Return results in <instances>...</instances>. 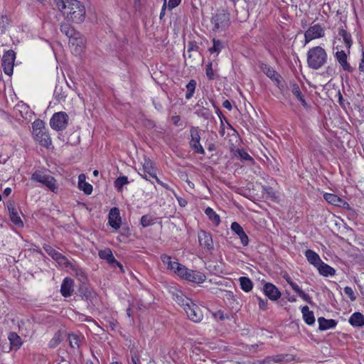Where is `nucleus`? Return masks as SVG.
Returning a JSON list of instances; mask_svg holds the SVG:
<instances>
[{
	"label": "nucleus",
	"mask_w": 364,
	"mask_h": 364,
	"mask_svg": "<svg viewBox=\"0 0 364 364\" xmlns=\"http://www.w3.org/2000/svg\"><path fill=\"white\" fill-rule=\"evenodd\" d=\"M132 362L133 364H141V360H140V358H139V356L136 353H134L132 356Z\"/></svg>",
	"instance_id": "nucleus-60"
},
{
	"label": "nucleus",
	"mask_w": 364,
	"mask_h": 364,
	"mask_svg": "<svg viewBox=\"0 0 364 364\" xmlns=\"http://www.w3.org/2000/svg\"><path fill=\"white\" fill-rule=\"evenodd\" d=\"M8 339L10 342L11 349L17 350L22 346L21 338L15 332H11L9 334Z\"/></svg>",
	"instance_id": "nucleus-22"
},
{
	"label": "nucleus",
	"mask_w": 364,
	"mask_h": 364,
	"mask_svg": "<svg viewBox=\"0 0 364 364\" xmlns=\"http://www.w3.org/2000/svg\"><path fill=\"white\" fill-rule=\"evenodd\" d=\"M187 92L186 94V98L190 100L193 96L196 87V81L195 80H191L186 86Z\"/></svg>",
	"instance_id": "nucleus-39"
},
{
	"label": "nucleus",
	"mask_w": 364,
	"mask_h": 364,
	"mask_svg": "<svg viewBox=\"0 0 364 364\" xmlns=\"http://www.w3.org/2000/svg\"><path fill=\"white\" fill-rule=\"evenodd\" d=\"M60 31L65 34L68 38H71L77 31H75L74 27L68 22L61 23L60 26Z\"/></svg>",
	"instance_id": "nucleus-30"
},
{
	"label": "nucleus",
	"mask_w": 364,
	"mask_h": 364,
	"mask_svg": "<svg viewBox=\"0 0 364 364\" xmlns=\"http://www.w3.org/2000/svg\"><path fill=\"white\" fill-rule=\"evenodd\" d=\"M349 323L353 326L362 327L364 326V316L360 312H355L350 316Z\"/></svg>",
	"instance_id": "nucleus-25"
},
{
	"label": "nucleus",
	"mask_w": 364,
	"mask_h": 364,
	"mask_svg": "<svg viewBox=\"0 0 364 364\" xmlns=\"http://www.w3.org/2000/svg\"><path fill=\"white\" fill-rule=\"evenodd\" d=\"M73 284L74 282L72 279L66 277L63 279L60 287V292L64 297L72 295L74 291Z\"/></svg>",
	"instance_id": "nucleus-18"
},
{
	"label": "nucleus",
	"mask_w": 364,
	"mask_h": 364,
	"mask_svg": "<svg viewBox=\"0 0 364 364\" xmlns=\"http://www.w3.org/2000/svg\"><path fill=\"white\" fill-rule=\"evenodd\" d=\"M173 299L178 305L183 308V309H185V307H187L192 301L191 299L186 297L181 291H178L173 294Z\"/></svg>",
	"instance_id": "nucleus-26"
},
{
	"label": "nucleus",
	"mask_w": 364,
	"mask_h": 364,
	"mask_svg": "<svg viewBox=\"0 0 364 364\" xmlns=\"http://www.w3.org/2000/svg\"><path fill=\"white\" fill-rule=\"evenodd\" d=\"M205 74L209 80L214 79V73L212 67V63H210L206 65Z\"/></svg>",
	"instance_id": "nucleus-54"
},
{
	"label": "nucleus",
	"mask_w": 364,
	"mask_h": 364,
	"mask_svg": "<svg viewBox=\"0 0 364 364\" xmlns=\"http://www.w3.org/2000/svg\"><path fill=\"white\" fill-rule=\"evenodd\" d=\"M260 68L268 77L275 82L277 87H279L282 77L274 68L267 64H262Z\"/></svg>",
	"instance_id": "nucleus-14"
},
{
	"label": "nucleus",
	"mask_w": 364,
	"mask_h": 364,
	"mask_svg": "<svg viewBox=\"0 0 364 364\" xmlns=\"http://www.w3.org/2000/svg\"><path fill=\"white\" fill-rule=\"evenodd\" d=\"M205 213L215 225H218L220 224V219L219 215L211 208H207L205 210Z\"/></svg>",
	"instance_id": "nucleus-34"
},
{
	"label": "nucleus",
	"mask_w": 364,
	"mask_h": 364,
	"mask_svg": "<svg viewBox=\"0 0 364 364\" xmlns=\"http://www.w3.org/2000/svg\"><path fill=\"white\" fill-rule=\"evenodd\" d=\"M61 341L62 332L59 330L54 334L52 339L49 341L48 346L50 348H55L60 343Z\"/></svg>",
	"instance_id": "nucleus-40"
},
{
	"label": "nucleus",
	"mask_w": 364,
	"mask_h": 364,
	"mask_svg": "<svg viewBox=\"0 0 364 364\" xmlns=\"http://www.w3.org/2000/svg\"><path fill=\"white\" fill-rule=\"evenodd\" d=\"M338 35L343 38L346 48L349 49L353 43L351 35L343 28L339 29Z\"/></svg>",
	"instance_id": "nucleus-36"
},
{
	"label": "nucleus",
	"mask_w": 364,
	"mask_h": 364,
	"mask_svg": "<svg viewBox=\"0 0 364 364\" xmlns=\"http://www.w3.org/2000/svg\"><path fill=\"white\" fill-rule=\"evenodd\" d=\"M85 175L81 173L78 176V186H81V184L85 183Z\"/></svg>",
	"instance_id": "nucleus-61"
},
{
	"label": "nucleus",
	"mask_w": 364,
	"mask_h": 364,
	"mask_svg": "<svg viewBox=\"0 0 364 364\" xmlns=\"http://www.w3.org/2000/svg\"><path fill=\"white\" fill-rule=\"evenodd\" d=\"M181 0H169L168 4V9L171 10L179 5Z\"/></svg>",
	"instance_id": "nucleus-56"
},
{
	"label": "nucleus",
	"mask_w": 364,
	"mask_h": 364,
	"mask_svg": "<svg viewBox=\"0 0 364 364\" xmlns=\"http://www.w3.org/2000/svg\"><path fill=\"white\" fill-rule=\"evenodd\" d=\"M237 153L242 161H248L252 164L255 163L253 158L245 151L242 149H238Z\"/></svg>",
	"instance_id": "nucleus-45"
},
{
	"label": "nucleus",
	"mask_w": 364,
	"mask_h": 364,
	"mask_svg": "<svg viewBox=\"0 0 364 364\" xmlns=\"http://www.w3.org/2000/svg\"><path fill=\"white\" fill-rule=\"evenodd\" d=\"M54 95L55 97L58 100H64L66 97V95L64 92H63V89L61 87H55V91H54Z\"/></svg>",
	"instance_id": "nucleus-49"
},
{
	"label": "nucleus",
	"mask_w": 364,
	"mask_h": 364,
	"mask_svg": "<svg viewBox=\"0 0 364 364\" xmlns=\"http://www.w3.org/2000/svg\"><path fill=\"white\" fill-rule=\"evenodd\" d=\"M305 256L308 262L316 267L322 262L319 255L311 250H307L305 252Z\"/></svg>",
	"instance_id": "nucleus-23"
},
{
	"label": "nucleus",
	"mask_w": 364,
	"mask_h": 364,
	"mask_svg": "<svg viewBox=\"0 0 364 364\" xmlns=\"http://www.w3.org/2000/svg\"><path fill=\"white\" fill-rule=\"evenodd\" d=\"M299 296L302 298L305 301H306L307 303H309V304H312V301L311 300V298L309 296V294H306L305 292H304L302 290H301L299 293H298Z\"/></svg>",
	"instance_id": "nucleus-55"
},
{
	"label": "nucleus",
	"mask_w": 364,
	"mask_h": 364,
	"mask_svg": "<svg viewBox=\"0 0 364 364\" xmlns=\"http://www.w3.org/2000/svg\"><path fill=\"white\" fill-rule=\"evenodd\" d=\"M344 293L349 297L350 301H353L356 299V296H355L354 291L351 287H346L344 288Z\"/></svg>",
	"instance_id": "nucleus-53"
},
{
	"label": "nucleus",
	"mask_w": 364,
	"mask_h": 364,
	"mask_svg": "<svg viewBox=\"0 0 364 364\" xmlns=\"http://www.w3.org/2000/svg\"><path fill=\"white\" fill-rule=\"evenodd\" d=\"M161 259L162 262L166 265L168 269L173 270V272L176 270V267L179 264L177 262L171 261V257L167 255H162Z\"/></svg>",
	"instance_id": "nucleus-32"
},
{
	"label": "nucleus",
	"mask_w": 364,
	"mask_h": 364,
	"mask_svg": "<svg viewBox=\"0 0 364 364\" xmlns=\"http://www.w3.org/2000/svg\"><path fill=\"white\" fill-rule=\"evenodd\" d=\"M8 209L9 211L11 220L14 223V225H16L17 227H23V222L20 216L18 215L16 210L12 206H9Z\"/></svg>",
	"instance_id": "nucleus-31"
},
{
	"label": "nucleus",
	"mask_w": 364,
	"mask_h": 364,
	"mask_svg": "<svg viewBox=\"0 0 364 364\" xmlns=\"http://www.w3.org/2000/svg\"><path fill=\"white\" fill-rule=\"evenodd\" d=\"M223 107L226 108L228 110H231L232 109V105H231L230 102L229 100H225L223 102Z\"/></svg>",
	"instance_id": "nucleus-62"
},
{
	"label": "nucleus",
	"mask_w": 364,
	"mask_h": 364,
	"mask_svg": "<svg viewBox=\"0 0 364 364\" xmlns=\"http://www.w3.org/2000/svg\"><path fill=\"white\" fill-rule=\"evenodd\" d=\"M268 362H272L274 363H282L285 361V355H272L267 358Z\"/></svg>",
	"instance_id": "nucleus-48"
},
{
	"label": "nucleus",
	"mask_w": 364,
	"mask_h": 364,
	"mask_svg": "<svg viewBox=\"0 0 364 364\" xmlns=\"http://www.w3.org/2000/svg\"><path fill=\"white\" fill-rule=\"evenodd\" d=\"M316 268L319 273L324 277L333 276L336 273L333 267L324 263L323 261Z\"/></svg>",
	"instance_id": "nucleus-29"
},
{
	"label": "nucleus",
	"mask_w": 364,
	"mask_h": 364,
	"mask_svg": "<svg viewBox=\"0 0 364 364\" xmlns=\"http://www.w3.org/2000/svg\"><path fill=\"white\" fill-rule=\"evenodd\" d=\"M264 294L272 301H277L281 296L278 288L272 283H266L263 287Z\"/></svg>",
	"instance_id": "nucleus-15"
},
{
	"label": "nucleus",
	"mask_w": 364,
	"mask_h": 364,
	"mask_svg": "<svg viewBox=\"0 0 364 364\" xmlns=\"http://www.w3.org/2000/svg\"><path fill=\"white\" fill-rule=\"evenodd\" d=\"M33 134L37 133L38 131L46 130L45 123L41 119L35 120L32 124Z\"/></svg>",
	"instance_id": "nucleus-42"
},
{
	"label": "nucleus",
	"mask_w": 364,
	"mask_h": 364,
	"mask_svg": "<svg viewBox=\"0 0 364 364\" xmlns=\"http://www.w3.org/2000/svg\"><path fill=\"white\" fill-rule=\"evenodd\" d=\"M79 188L84 191L87 195H90L92 192V186L87 182L81 184V186H78Z\"/></svg>",
	"instance_id": "nucleus-52"
},
{
	"label": "nucleus",
	"mask_w": 364,
	"mask_h": 364,
	"mask_svg": "<svg viewBox=\"0 0 364 364\" xmlns=\"http://www.w3.org/2000/svg\"><path fill=\"white\" fill-rule=\"evenodd\" d=\"M60 265L63 266L64 267L67 268L68 269H70V267L73 264L68 259L67 257H65L64 255L58 253V256L55 258V259Z\"/></svg>",
	"instance_id": "nucleus-38"
},
{
	"label": "nucleus",
	"mask_w": 364,
	"mask_h": 364,
	"mask_svg": "<svg viewBox=\"0 0 364 364\" xmlns=\"http://www.w3.org/2000/svg\"><path fill=\"white\" fill-rule=\"evenodd\" d=\"M85 44V38L78 31L69 38V47L71 51L76 55L81 53Z\"/></svg>",
	"instance_id": "nucleus-6"
},
{
	"label": "nucleus",
	"mask_w": 364,
	"mask_h": 364,
	"mask_svg": "<svg viewBox=\"0 0 364 364\" xmlns=\"http://www.w3.org/2000/svg\"><path fill=\"white\" fill-rule=\"evenodd\" d=\"M68 21L81 23L85 19V7L78 0H54Z\"/></svg>",
	"instance_id": "nucleus-1"
},
{
	"label": "nucleus",
	"mask_w": 364,
	"mask_h": 364,
	"mask_svg": "<svg viewBox=\"0 0 364 364\" xmlns=\"http://www.w3.org/2000/svg\"><path fill=\"white\" fill-rule=\"evenodd\" d=\"M69 117L65 112H55L50 120L52 129L56 131H63L68 124Z\"/></svg>",
	"instance_id": "nucleus-4"
},
{
	"label": "nucleus",
	"mask_w": 364,
	"mask_h": 364,
	"mask_svg": "<svg viewBox=\"0 0 364 364\" xmlns=\"http://www.w3.org/2000/svg\"><path fill=\"white\" fill-rule=\"evenodd\" d=\"M70 346L73 348L80 347V338L76 334H70L68 336Z\"/></svg>",
	"instance_id": "nucleus-44"
},
{
	"label": "nucleus",
	"mask_w": 364,
	"mask_h": 364,
	"mask_svg": "<svg viewBox=\"0 0 364 364\" xmlns=\"http://www.w3.org/2000/svg\"><path fill=\"white\" fill-rule=\"evenodd\" d=\"M154 223V219L150 215H145L141 218V224L144 228L149 227L153 225Z\"/></svg>",
	"instance_id": "nucleus-47"
},
{
	"label": "nucleus",
	"mask_w": 364,
	"mask_h": 364,
	"mask_svg": "<svg viewBox=\"0 0 364 364\" xmlns=\"http://www.w3.org/2000/svg\"><path fill=\"white\" fill-rule=\"evenodd\" d=\"M98 255L100 259L106 260L112 267H115L117 266L119 268L121 272H124L123 265L115 259L112 252L109 248H105L104 250H100Z\"/></svg>",
	"instance_id": "nucleus-11"
},
{
	"label": "nucleus",
	"mask_w": 364,
	"mask_h": 364,
	"mask_svg": "<svg viewBox=\"0 0 364 364\" xmlns=\"http://www.w3.org/2000/svg\"><path fill=\"white\" fill-rule=\"evenodd\" d=\"M185 279L197 284H201L205 281L206 277L200 272L189 269V272H188Z\"/></svg>",
	"instance_id": "nucleus-21"
},
{
	"label": "nucleus",
	"mask_w": 364,
	"mask_h": 364,
	"mask_svg": "<svg viewBox=\"0 0 364 364\" xmlns=\"http://www.w3.org/2000/svg\"><path fill=\"white\" fill-rule=\"evenodd\" d=\"M230 228L232 231L239 236L242 244L244 246H247L249 243V239L246 233L244 232L242 227L238 223L233 222L231 224Z\"/></svg>",
	"instance_id": "nucleus-17"
},
{
	"label": "nucleus",
	"mask_w": 364,
	"mask_h": 364,
	"mask_svg": "<svg viewBox=\"0 0 364 364\" xmlns=\"http://www.w3.org/2000/svg\"><path fill=\"white\" fill-rule=\"evenodd\" d=\"M213 46L209 49L210 53H219L223 48V44L220 40L213 39Z\"/></svg>",
	"instance_id": "nucleus-46"
},
{
	"label": "nucleus",
	"mask_w": 364,
	"mask_h": 364,
	"mask_svg": "<svg viewBox=\"0 0 364 364\" xmlns=\"http://www.w3.org/2000/svg\"><path fill=\"white\" fill-rule=\"evenodd\" d=\"M33 136L36 141L42 146L48 147L51 144V139L46 130L38 131Z\"/></svg>",
	"instance_id": "nucleus-19"
},
{
	"label": "nucleus",
	"mask_w": 364,
	"mask_h": 364,
	"mask_svg": "<svg viewBox=\"0 0 364 364\" xmlns=\"http://www.w3.org/2000/svg\"><path fill=\"white\" fill-rule=\"evenodd\" d=\"M174 272L176 273L179 277L186 279L188 272H189V269L179 263L177 267H176Z\"/></svg>",
	"instance_id": "nucleus-43"
},
{
	"label": "nucleus",
	"mask_w": 364,
	"mask_h": 364,
	"mask_svg": "<svg viewBox=\"0 0 364 364\" xmlns=\"http://www.w3.org/2000/svg\"><path fill=\"white\" fill-rule=\"evenodd\" d=\"M327 57V53L322 47H314L307 53L308 66L311 69L318 70L326 63Z\"/></svg>",
	"instance_id": "nucleus-2"
},
{
	"label": "nucleus",
	"mask_w": 364,
	"mask_h": 364,
	"mask_svg": "<svg viewBox=\"0 0 364 364\" xmlns=\"http://www.w3.org/2000/svg\"><path fill=\"white\" fill-rule=\"evenodd\" d=\"M289 285L292 288V289L297 294L301 290L299 285L294 282L293 281L291 282H289Z\"/></svg>",
	"instance_id": "nucleus-59"
},
{
	"label": "nucleus",
	"mask_w": 364,
	"mask_h": 364,
	"mask_svg": "<svg viewBox=\"0 0 364 364\" xmlns=\"http://www.w3.org/2000/svg\"><path fill=\"white\" fill-rule=\"evenodd\" d=\"M324 36V29L320 24H315L309 28L304 33L305 43H309L311 41L321 38Z\"/></svg>",
	"instance_id": "nucleus-12"
},
{
	"label": "nucleus",
	"mask_w": 364,
	"mask_h": 364,
	"mask_svg": "<svg viewBox=\"0 0 364 364\" xmlns=\"http://www.w3.org/2000/svg\"><path fill=\"white\" fill-rule=\"evenodd\" d=\"M362 56H363V58L359 63V70L361 72L364 71V53H363L362 54Z\"/></svg>",
	"instance_id": "nucleus-64"
},
{
	"label": "nucleus",
	"mask_w": 364,
	"mask_h": 364,
	"mask_svg": "<svg viewBox=\"0 0 364 364\" xmlns=\"http://www.w3.org/2000/svg\"><path fill=\"white\" fill-rule=\"evenodd\" d=\"M129 183L128 178L127 176H119L114 182V186L119 192H122L123 186Z\"/></svg>",
	"instance_id": "nucleus-37"
},
{
	"label": "nucleus",
	"mask_w": 364,
	"mask_h": 364,
	"mask_svg": "<svg viewBox=\"0 0 364 364\" xmlns=\"http://www.w3.org/2000/svg\"><path fill=\"white\" fill-rule=\"evenodd\" d=\"M184 311L191 321L195 323H199L203 320V314L200 308L193 303V301L187 307H185Z\"/></svg>",
	"instance_id": "nucleus-9"
},
{
	"label": "nucleus",
	"mask_w": 364,
	"mask_h": 364,
	"mask_svg": "<svg viewBox=\"0 0 364 364\" xmlns=\"http://www.w3.org/2000/svg\"><path fill=\"white\" fill-rule=\"evenodd\" d=\"M211 22L214 31L224 30L230 24V14L224 11L218 12L212 18Z\"/></svg>",
	"instance_id": "nucleus-5"
},
{
	"label": "nucleus",
	"mask_w": 364,
	"mask_h": 364,
	"mask_svg": "<svg viewBox=\"0 0 364 364\" xmlns=\"http://www.w3.org/2000/svg\"><path fill=\"white\" fill-rule=\"evenodd\" d=\"M291 92L298 100L304 97L299 85L296 83H293L291 85Z\"/></svg>",
	"instance_id": "nucleus-51"
},
{
	"label": "nucleus",
	"mask_w": 364,
	"mask_h": 364,
	"mask_svg": "<svg viewBox=\"0 0 364 364\" xmlns=\"http://www.w3.org/2000/svg\"><path fill=\"white\" fill-rule=\"evenodd\" d=\"M198 238L201 247L209 252H212L214 250L213 241L210 232L201 230L198 233Z\"/></svg>",
	"instance_id": "nucleus-13"
},
{
	"label": "nucleus",
	"mask_w": 364,
	"mask_h": 364,
	"mask_svg": "<svg viewBox=\"0 0 364 364\" xmlns=\"http://www.w3.org/2000/svg\"><path fill=\"white\" fill-rule=\"evenodd\" d=\"M16 53L13 50L6 51L2 57V67L5 74L11 76L13 74Z\"/></svg>",
	"instance_id": "nucleus-8"
},
{
	"label": "nucleus",
	"mask_w": 364,
	"mask_h": 364,
	"mask_svg": "<svg viewBox=\"0 0 364 364\" xmlns=\"http://www.w3.org/2000/svg\"><path fill=\"white\" fill-rule=\"evenodd\" d=\"M341 203H339L338 204V207H341V208H349V204L345 201L343 199H341Z\"/></svg>",
	"instance_id": "nucleus-63"
},
{
	"label": "nucleus",
	"mask_w": 364,
	"mask_h": 364,
	"mask_svg": "<svg viewBox=\"0 0 364 364\" xmlns=\"http://www.w3.org/2000/svg\"><path fill=\"white\" fill-rule=\"evenodd\" d=\"M319 329L321 331H326L328 329L333 328L336 327L337 322L333 319H326L323 317L318 318Z\"/></svg>",
	"instance_id": "nucleus-24"
},
{
	"label": "nucleus",
	"mask_w": 364,
	"mask_h": 364,
	"mask_svg": "<svg viewBox=\"0 0 364 364\" xmlns=\"http://www.w3.org/2000/svg\"><path fill=\"white\" fill-rule=\"evenodd\" d=\"M191 141H190V146L191 148L198 154H200L204 155L205 154V150L202 145L200 143V135L198 131V127H191Z\"/></svg>",
	"instance_id": "nucleus-10"
},
{
	"label": "nucleus",
	"mask_w": 364,
	"mask_h": 364,
	"mask_svg": "<svg viewBox=\"0 0 364 364\" xmlns=\"http://www.w3.org/2000/svg\"><path fill=\"white\" fill-rule=\"evenodd\" d=\"M241 289L245 291L249 292L252 289L253 284L251 279L246 277H241L239 279Z\"/></svg>",
	"instance_id": "nucleus-33"
},
{
	"label": "nucleus",
	"mask_w": 364,
	"mask_h": 364,
	"mask_svg": "<svg viewBox=\"0 0 364 364\" xmlns=\"http://www.w3.org/2000/svg\"><path fill=\"white\" fill-rule=\"evenodd\" d=\"M108 220L109 224L112 228L116 230L120 228L122 220L119 208L114 207L110 210L108 215Z\"/></svg>",
	"instance_id": "nucleus-16"
},
{
	"label": "nucleus",
	"mask_w": 364,
	"mask_h": 364,
	"mask_svg": "<svg viewBox=\"0 0 364 364\" xmlns=\"http://www.w3.org/2000/svg\"><path fill=\"white\" fill-rule=\"evenodd\" d=\"M31 179L43 184L53 192H55L58 188L55 179L53 176L45 174L40 171H35L32 174Z\"/></svg>",
	"instance_id": "nucleus-3"
},
{
	"label": "nucleus",
	"mask_w": 364,
	"mask_h": 364,
	"mask_svg": "<svg viewBox=\"0 0 364 364\" xmlns=\"http://www.w3.org/2000/svg\"><path fill=\"white\" fill-rule=\"evenodd\" d=\"M336 58L345 71H348L349 73H352L353 71V68L347 61V55L345 51H337L336 53Z\"/></svg>",
	"instance_id": "nucleus-20"
},
{
	"label": "nucleus",
	"mask_w": 364,
	"mask_h": 364,
	"mask_svg": "<svg viewBox=\"0 0 364 364\" xmlns=\"http://www.w3.org/2000/svg\"><path fill=\"white\" fill-rule=\"evenodd\" d=\"M43 249L46 252V253L50 255L53 259H55V258L56 257V256H58V252L56 251L55 249H53L51 246L50 245H45L43 247Z\"/></svg>",
	"instance_id": "nucleus-50"
},
{
	"label": "nucleus",
	"mask_w": 364,
	"mask_h": 364,
	"mask_svg": "<svg viewBox=\"0 0 364 364\" xmlns=\"http://www.w3.org/2000/svg\"><path fill=\"white\" fill-rule=\"evenodd\" d=\"M301 313L303 314L304 320L306 324L312 325L315 323V317L314 313L309 310V306H303L301 309Z\"/></svg>",
	"instance_id": "nucleus-28"
},
{
	"label": "nucleus",
	"mask_w": 364,
	"mask_h": 364,
	"mask_svg": "<svg viewBox=\"0 0 364 364\" xmlns=\"http://www.w3.org/2000/svg\"><path fill=\"white\" fill-rule=\"evenodd\" d=\"M259 306L262 310H266L267 306V300L262 299L260 297H257Z\"/></svg>",
	"instance_id": "nucleus-57"
},
{
	"label": "nucleus",
	"mask_w": 364,
	"mask_h": 364,
	"mask_svg": "<svg viewBox=\"0 0 364 364\" xmlns=\"http://www.w3.org/2000/svg\"><path fill=\"white\" fill-rule=\"evenodd\" d=\"M203 101L199 100L196 105V107H198V109H197L196 111V114L200 117H203L205 119H208L211 116V112L209 109L203 107Z\"/></svg>",
	"instance_id": "nucleus-27"
},
{
	"label": "nucleus",
	"mask_w": 364,
	"mask_h": 364,
	"mask_svg": "<svg viewBox=\"0 0 364 364\" xmlns=\"http://www.w3.org/2000/svg\"><path fill=\"white\" fill-rule=\"evenodd\" d=\"M139 174L144 179L149 180L148 177L155 178L156 182L164 186V184L156 176V171L154 168L153 162L149 159H144L143 163V168L139 171Z\"/></svg>",
	"instance_id": "nucleus-7"
},
{
	"label": "nucleus",
	"mask_w": 364,
	"mask_h": 364,
	"mask_svg": "<svg viewBox=\"0 0 364 364\" xmlns=\"http://www.w3.org/2000/svg\"><path fill=\"white\" fill-rule=\"evenodd\" d=\"M323 198L328 203L336 206H338L339 203H341V198L333 193H325Z\"/></svg>",
	"instance_id": "nucleus-41"
},
{
	"label": "nucleus",
	"mask_w": 364,
	"mask_h": 364,
	"mask_svg": "<svg viewBox=\"0 0 364 364\" xmlns=\"http://www.w3.org/2000/svg\"><path fill=\"white\" fill-rule=\"evenodd\" d=\"M68 270L70 271L73 274L77 277L81 282H83L85 279L84 272L75 263H73Z\"/></svg>",
	"instance_id": "nucleus-35"
},
{
	"label": "nucleus",
	"mask_w": 364,
	"mask_h": 364,
	"mask_svg": "<svg viewBox=\"0 0 364 364\" xmlns=\"http://www.w3.org/2000/svg\"><path fill=\"white\" fill-rule=\"evenodd\" d=\"M198 48V46L196 45V43L194 42H190L188 45V48H187V53H191V51H193V50H197Z\"/></svg>",
	"instance_id": "nucleus-58"
}]
</instances>
